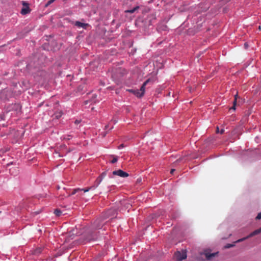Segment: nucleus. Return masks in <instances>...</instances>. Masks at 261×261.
Instances as JSON below:
<instances>
[{"mask_svg":"<svg viewBox=\"0 0 261 261\" xmlns=\"http://www.w3.org/2000/svg\"><path fill=\"white\" fill-rule=\"evenodd\" d=\"M174 171H175V169H172L171 170L170 173L171 174H173Z\"/></svg>","mask_w":261,"mask_h":261,"instance_id":"c756f323","label":"nucleus"},{"mask_svg":"<svg viewBox=\"0 0 261 261\" xmlns=\"http://www.w3.org/2000/svg\"><path fill=\"white\" fill-rule=\"evenodd\" d=\"M74 25L79 28H82L83 29H86V27L89 25L88 23H83L79 21H75L74 23Z\"/></svg>","mask_w":261,"mask_h":261,"instance_id":"1a4fd4ad","label":"nucleus"},{"mask_svg":"<svg viewBox=\"0 0 261 261\" xmlns=\"http://www.w3.org/2000/svg\"><path fill=\"white\" fill-rule=\"evenodd\" d=\"M52 1L54 2V1H55L56 0H52Z\"/></svg>","mask_w":261,"mask_h":261,"instance_id":"c9c22d12","label":"nucleus"},{"mask_svg":"<svg viewBox=\"0 0 261 261\" xmlns=\"http://www.w3.org/2000/svg\"><path fill=\"white\" fill-rule=\"evenodd\" d=\"M75 123H79V121L78 120H76V121H75Z\"/></svg>","mask_w":261,"mask_h":261,"instance_id":"72a5a7b5","label":"nucleus"},{"mask_svg":"<svg viewBox=\"0 0 261 261\" xmlns=\"http://www.w3.org/2000/svg\"><path fill=\"white\" fill-rule=\"evenodd\" d=\"M108 128H109V125H106V126H105V129H108Z\"/></svg>","mask_w":261,"mask_h":261,"instance_id":"2f4dec72","label":"nucleus"},{"mask_svg":"<svg viewBox=\"0 0 261 261\" xmlns=\"http://www.w3.org/2000/svg\"><path fill=\"white\" fill-rule=\"evenodd\" d=\"M54 1H53L52 0H49V1L47 2V3L45 5V6L46 7H47L48 6H49L50 4H51L52 3H53Z\"/></svg>","mask_w":261,"mask_h":261,"instance_id":"4be33fe9","label":"nucleus"},{"mask_svg":"<svg viewBox=\"0 0 261 261\" xmlns=\"http://www.w3.org/2000/svg\"><path fill=\"white\" fill-rule=\"evenodd\" d=\"M260 233H261V227L259 228V229L255 230L254 231H253V232L250 233L246 237H245V238H243L242 239H241L238 240L237 242H240L243 241L244 240H245L247 239H248L249 238L252 237H253V236H254L255 235H257V234H259Z\"/></svg>","mask_w":261,"mask_h":261,"instance_id":"f03ea898","label":"nucleus"},{"mask_svg":"<svg viewBox=\"0 0 261 261\" xmlns=\"http://www.w3.org/2000/svg\"><path fill=\"white\" fill-rule=\"evenodd\" d=\"M81 190L80 189H75L71 193V195H74L76 193L77 191Z\"/></svg>","mask_w":261,"mask_h":261,"instance_id":"5701e85b","label":"nucleus"},{"mask_svg":"<svg viewBox=\"0 0 261 261\" xmlns=\"http://www.w3.org/2000/svg\"><path fill=\"white\" fill-rule=\"evenodd\" d=\"M256 219H261V213H259L256 217Z\"/></svg>","mask_w":261,"mask_h":261,"instance_id":"b1692460","label":"nucleus"},{"mask_svg":"<svg viewBox=\"0 0 261 261\" xmlns=\"http://www.w3.org/2000/svg\"><path fill=\"white\" fill-rule=\"evenodd\" d=\"M176 256L177 260L178 261H181L187 258V254L186 252H180L177 251L176 253Z\"/></svg>","mask_w":261,"mask_h":261,"instance_id":"39448f33","label":"nucleus"},{"mask_svg":"<svg viewBox=\"0 0 261 261\" xmlns=\"http://www.w3.org/2000/svg\"><path fill=\"white\" fill-rule=\"evenodd\" d=\"M224 248H228V244H226V245L224 246Z\"/></svg>","mask_w":261,"mask_h":261,"instance_id":"7c9ffc66","label":"nucleus"},{"mask_svg":"<svg viewBox=\"0 0 261 261\" xmlns=\"http://www.w3.org/2000/svg\"><path fill=\"white\" fill-rule=\"evenodd\" d=\"M224 132V128H221V130H220V133L222 134H223Z\"/></svg>","mask_w":261,"mask_h":261,"instance_id":"bb28decb","label":"nucleus"},{"mask_svg":"<svg viewBox=\"0 0 261 261\" xmlns=\"http://www.w3.org/2000/svg\"><path fill=\"white\" fill-rule=\"evenodd\" d=\"M128 91L130 93H133L137 97L141 98L143 96V92L140 91L139 89H129L128 90Z\"/></svg>","mask_w":261,"mask_h":261,"instance_id":"423d86ee","label":"nucleus"},{"mask_svg":"<svg viewBox=\"0 0 261 261\" xmlns=\"http://www.w3.org/2000/svg\"><path fill=\"white\" fill-rule=\"evenodd\" d=\"M139 9V6H136L133 9L126 10L125 12L126 13H129L132 14V13H134L137 10H138Z\"/></svg>","mask_w":261,"mask_h":261,"instance_id":"ddd939ff","label":"nucleus"},{"mask_svg":"<svg viewBox=\"0 0 261 261\" xmlns=\"http://www.w3.org/2000/svg\"><path fill=\"white\" fill-rule=\"evenodd\" d=\"M216 132H217V133H220L219 128L218 127H217Z\"/></svg>","mask_w":261,"mask_h":261,"instance_id":"c85d7f7f","label":"nucleus"},{"mask_svg":"<svg viewBox=\"0 0 261 261\" xmlns=\"http://www.w3.org/2000/svg\"><path fill=\"white\" fill-rule=\"evenodd\" d=\"M61 213H62V212L59 209H56L54 211V214L57 216H60L61 215Z\"/></svg>","mask_w":261,"mask_h":261,"instance_id":"dca6fc26","label":"nucleus"},{"mask_svg":"<svg viewBox=\"0 0 261 261\" xmlns=\"http://www.w3.org/2000/svg\"><path fill=\"white\" fill-rule=\"evenodd\" d=\"M22 5L25 7H27V6L28 5V4L25 2L24 1H22Z\"/></svg>","mask_w":261,"mask_h":261,"instance_id":"a878e982","label":"nucleus"},{"mask_svg":"<svg viewBox=\"0 0 261 261\" xmlns=\"http://www.w3.org/2000/svg\"><path fill=\"white\" fill-rule=\"evenodd\" d=\"M62 114H63V113H62V112H60L59 113H57V114H56V117L57 118H58H58H60V117H61V116H62Z\"/></svg>","mask_w":261,"mask_h":261,"instance_id":"6ab92c4d","label":"nucleus"},{"mask_svg":"<svg viewBox=\"0 0 261 261\" xmlns=\"http://www.w3.org/2000/svg\"><path fill=\"white\" fill-rule=\"evenodd\" d=\"M124 147V145L123 144H121L119 146V149H120L121 148H122L123 147Z\"/></svg>","mask_w":261,"mask_h":261,"instance_id":"cd10ccee","label":"nucleus"},{"mask_svg":"<svg viewBox=\"0 0 261 261\" xmlns=\"http://www.w3.org/2000/svg\"><path fill=\"white\" fill-rule=\"evenodd\" d=\"M258 28H259V30H261V27H260V26H259Z\"/></svg>","mask_w":261,"mask_h":261,"instance_id":"f704fd0d","label":"nucleus"},{"mask_svg":"<svg viewBox=\"0 0 261 261\" xmlns=\"http://www.w3.org/2000/svg\"><path fill=\"white\" fill-rule=\"evenodd\" d=\"M149 81H150L149 79L147 80L145 82H144L143 83V84L141 86L140 89H139V90H140V91L143 92V95H144V92H145V86L149 82Z\"/></svg>","mask_w":261,"mask_h":261,"instance_id":"9b49d317","label":"nucleus"},{"mask_svg":"<svg viewBox=\"0 0 261 261\" xmlns=\"http://www.w3.org/2000/svg\"><path fill=\"white\" fill-rule=\"evenodd\" d=\"M112 156L113 157V159L111 161V163L112 164H114V163H116L118 161V156H114V155H112Z\"/></svg>","mask_w":261,"mask_h":261,"instance_id":"f3484780","label":"nucleus"},{"mask_svg":"<svg viewBox=\"0 0 261 261\" xmlns=\"http://www.w3.org/2000/svg\"><path fill=\"white\" fill-rule=\"evenodd\" d=\"M98 232H94V231H90L88 233L85 237V241L86 242H90L92 241H95L98 238Z\"/></svg>","mask_w":261,"mask_h":261,"instance_id":"f257e3e1","label":"nucleus"},{"mask_svg":"<svg viewBox=\"0 0 261 261\" xmlns=\"http://www.w3.org/2000/svg\"><path fill=\"white\" fill-rule=\"evenodd\" d=\"M99 220H96L94 223V227L96 229H100L101 228V225L99 224Z\"/></svg>","mask_w":261,"mask_h":261,"instance_id":"2eb2a0df","label":"nucleus"},{"mask_svg":"<svg viewBox=\"0 0 261 261\" xmlns=\"http://www.w3.org/2000/svg\"><path fill=\"white\" fill-rule=\"evenodd\" d=\"M239 97L238 92H236V93L234 95V98L233 99V101L232 102V106L231 107H229V111L231 110H232L234 111L236 110V106H237V99Z\"/></svg>","mask_w":261,"mask_h":261,"instance_id":"6e6552de","label":"nucleus"},{"mask_svg":"<svg viewBox=\"0 0 261 261\" xmlns=\"http://www.w3.org/2000/svg\"><path fill=\"white\" fill-rule=\"evenodd\" d=\"M229 248H230V247H231L233 246V245L229 244Z\"/></svg>","mask_w":261,"mask_h":261,"instance_id":"473e14b6","label":"nucleus"},{"mask_svg":"<svg viewBox=\"0 0 261 261\" xmlns=\"http://www.w3.org/2000/svg\"><path fill=\"white\" fill-rule=\"evenodd\" d=\"M101 181L102 180H101L100 179L97 177V179L95 180L93 185L91 186V189H94V190L96 189L100 184Z\"/></svg>","mask_w":261,"mask_h":261,"instance_id":"9d476101","label":"nucleus"},{"mask_svg":"<svg viewBox=\"0 0 261 261\" xmlns=\"http://www.w3.org/2000/svg\"><path fill=\"white\" fill-rule=\"evenodd\" d=\"M113 175H117L121 177H126L128 176V174L121 169L114 171L112 172Z\"/></svg>","mask_w":261,"mask_h":261,"instance_id":"7ed1b4c3","label":"nucleus"},{"mask_svg":"<svg viewBox=\"0 0 261 261\" xmlns=\"http://www.w3.org/2000/svg\"><path fill=\"white\" fill-rule=\"evenodd\" d=\"M162 27V30L164 31H166V29H167V27L166 25H163Z\"/></svg>","mask_w":261,"mask_h":261,"instance_id":"393cba45","label":"nucleus"},{"mask_svg":"<svg viewBox=\"0 0 261 261\" xmlns=\"http://www.w3.org/2000/svg\"><path fill=\"white\" fill-rule=\"evenodd\" d=\"M90 190H94V189H91V187H90L89 188L82 189V190H83L84 192H88Z\"/></svg>","mask_w":261,"mask_h":261,"instance_id":"412c9836","label":"nucleus"},{"mask_svg":"<svg viewBox=\"0 0 261 261\" xmlns=\"http://www.w3.org/2000/svg\"><path fill=\"white\" fill-rule=\"evenodd\" d=\"M11 92L8 89H4L2 92V97L5 99L8 100L10 97Z\"/></svg>","mask_w":261,"mask_h":261,"instance_id":"0eeeda50","label":"nucleus"},{"mask_svg":"<svg viewBox=\"0 0 261 261\" xmlns=\"http://www.w3.org/2000/svg\"><path fill=\"white\" fill-rule=\"evenodd\" d=\"M29 12L30 9L28 5H27V7L23 8L21 10V13L23 15L27 14Z\"/></svg>","mask_w":261,"mask_h":261,"instance_id":"f8f14e48","label":"nucleus"},{"mask_svg":"<svg viewBox=\"0 0 261 261\" xmlns=\"http://www.w3.org/2000/svg\"><path fill=\"white\" fill-rule=\"evenodd\" d=\"M218 252H214V253H210L208 250H205L203 252V254L205 255L206 258L207 260H212L213 258L218 254Z\"/></svg>","mask_w":261,"mask_h":261,"instance_id":"20e7f679","label":"nucleus"},{"mask_svg":"<svg viewBox=\"0 0 261 261\" xmlns=\"http://www.w3.org/2000/svg\"><path fill=\"white\" fill-rule=\"evenodd\" d=\"M106 172H103L98 177V178L100 179L101 180H102V179L106 176Z\"/></svg>","mask_w":261,"mask_h":261,"instance_id":"a211bd4d","label":"nucleus"},{"mask_svg":"<svg viewBox=\"0 0 261 261\" xmlns=\"http://www.w3.org/2000/svg\"><path fill=\"white\" fill-rule=\"evenodd\" d=\"M116 213V211L114 209H111L108 212V216H114L115 214Z\"/></svg>","mask_w":261,"mask_h":261,"instance_id":"4468645a","label":"nucleus"},{"mask_svg":"<svg viewBox=\"0 0 261 261\" xmlns=\"http://www.w3.org/2000/svg\"><path fill=\"white\" fill-rule=\"evenodd\" d=\"M42 251V249L41 248H37L36 249V250L35 251V253L36 254H38V253H40Z\"/></svg>","mask_w":261,"mask_h":261,"instance_id":"aec40b11","label":"nucleus"}]
</instances>
